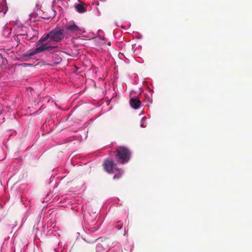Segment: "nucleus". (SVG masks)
I'll return each instance as SVG.
<instances>
[{
	"label": "nucleus",
	"mask_w": 252,
	"mask_h": 252,
	"mask_svg": "<svg viewBox=\"0 0 252 252\" xmlns=\"http://www.w3.org/2000/svg\"><path fill=\"white\" fill-rule=\"evenodd\" d=\"M64 38H65L64 30L60 28H56L49 32L48 33L43 35L37 42V46L43 43L49 39V41L46 43H50L51 45L54 46V43L60 42Z\"/></svg>",
	"instance_id": "nucleus-1"
},
{
	"label": "nucleus",
	"mask_w": 252,
	"mask_h": 252,
	"mask_svg": "<svg viewBox=\"0 0 252 252\" xmlns=\"http://www.w3.org/2000/svg\"><path fill=\"white\" fill-rule=\"evenodd\" d=\"M115 153L117 162L123 164L127 163L129 161L131 155L129 149L125 146L118 147Z\"/></svg>",
	"instance_id": "nucleus-2"
},
{
	"label": "nucleus",
	"mask_w": 252,
	"mask_h": 252,
	"mask_svg": "<svg viewBox=\"0 0 252 252\" xmlns=\"http://www.w3.org/2000/svg\"><path fill=\"white\" fill-rule=\"evenodd\" d=\"M64 30L65 39L76 34L80 31V28L75 23H67L65 26Z\"/></svg>",
	"instance_id": "nucleus-4"
},
{
	"label": "nucleus",
	"mask_w": 252,
	"mask_h": 252,
	"mask_svg": "<svg viewBox=\"0 0 252 252\" xmlns=\"http://www.w3.org/2000/svg\"><path fill=\"white\" fill-rule=\"evenodd\" d=\"M114 165V162L108 159H105L103 164L104 169L109 173H112L113 172Z\"/></svg>",
	"instance_id": "nucleus-5"
},
{
	"label": "nucleus",
	"mask_w": 252,
	"mask_h": 252,
	"mask_svg": "<svg viewBox=\"0 0 252 252\" xmlns=\"http://www.w3.org/2000/svg\"><path fill=\"white\" fill-rule=\"evenodd\" d=\"M141 126L142 127H145V126H144L143 124H141Z\"/></svg>",
	"instance_id": "nucleus-9"
},
{
	"label": "nucleus",
	"mask_w": 252,
	"mask_h": 252,
	"mask_svg": "<svg viewBox=\"0 0 252 252\" xmlns=\"http://www.w3.org/2000/svg\"><path fill=\"white\" fill-rule=\"evenodd\" d=\"M119 177V175H115L114 176V179H116V178H118Z\"/></svg>",
	"instance_id": "nucleus-8"
},
{
	"label": "nucleus",
	"mask_w": 252,
	"mask_h": 252,
	"mask_svg": "<svg viewBox=\"0 0 252 252\" xmlns=\"http://www.w3.org/2000/svg\"><path fill=\"white\" fill-rule=\"evenodd\" d=\"M37 48L33 50H29L24 55L25 57L32 56L38 53L42 52L45 51H50L57 48L58 46H52L50 43H41Z\"/></svg>",
	"instance_id": "nucleus-3"
},
{
	"label": "nucleus",
	"mask_w": 252,
	"mask_h": 252,
	"mask_svg": "<svg viewBox=\"0 0 252 252\" xmlns=\"http://www.w3.org/2000/svg\"><path fill=\"white\" fill-rule=\"evenodd\" d=\"M122 226H121L120 227H119L118 228V229H120L121 228Z\"/></svg>",
	"instance_id": "nucleus-10"
},
{
	"label": "nucleus",
	"mask_w": 252,
	"mask_h": 252,
	"mask_svg": "<svg viewBox=\"0 0 252 252\" xmlns=\"http://www.w3.org/2000/svg\"><path fill=\"white\" fill-rule=\"evenodd\" d=\"M129 103L132 108L136 109L140 107L141 103L138 98H131L130 99Z\"/></svg>",
	"instance_id": "nucleus-6"
},
{
	"label": "nucleus",
	"mask_w": 252,
	"mask_h": 252,
	"mask_svg": "<svg viewBox=\"0 0 252 252\" xmlns=\"http://www.w3.org/2000/svg\"><path fill=\"white\" fill-rule=\"evenodd\" d=\"M76 8L79 13H84L86 11V8L82 4H78L76 5Z\"/></svg>",
	"instance_id": "nucleus-7"
}]
</instances>
